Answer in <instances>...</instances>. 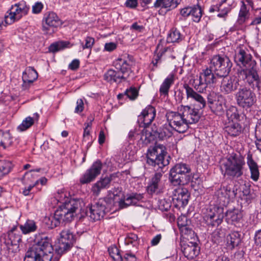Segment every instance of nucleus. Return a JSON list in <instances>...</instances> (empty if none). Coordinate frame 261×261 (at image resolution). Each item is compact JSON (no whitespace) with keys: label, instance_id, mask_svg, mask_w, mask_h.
<instances>
[{"label":"nucleus","instance_id":"41","mask_svg":"<svg viewBox=\"0 0 261 261\" xmlns=\"http://www.w3.org/2000/svg\"><path fill=\"white\" fill-rule=\"evenodd\" d=\"M143 198V194L135 193H132L129 196L124 198V200L125 201L126 205H137L138 202Z\"/></svg>","mask_w":261,"mask_h":261},{"label":"nucleus","instance_id":"1","mask_svg":"<svg viewBox=\"0 0 261 261\" xmlns=\"http://www.w3.org/2000/svg\"><path fill=\"white\" fill-rule=\"evenodd\" d=\"M245 162L240 154L232 153L227 156L221 166L224 175L232 179L241 177L244 173Z\"/></svg>","mask_w":261,"mask_h":261},{"label":"nucleus","instance_id":"39","mask_svg":"<svg viewBox=\"0 0 261 261\" xmlns=\"http://www.w3.org/2000/svg\"><path fill=\"white\" fill-rule=\"evenodd\" d=\"M226 216L228 220L234 224L239 222L243 217L242 213L238 210L227 212Z\"/></svg>","mask_w":261,"mask_h":261},{"label":"nucleus","instance_id":"19","mask_svg":"<svg viewBox=\"0 0 261 261\" xmlns=\"http://www.w3.org/2000/svg\"><path fill=\"white\" fill-rule=\"evenodd\" d=\"M215 195L218 197L219 203L225 206L229 203L231 199L236 197L237 192L230 186H222L216 191Z\"/></svg>","mask_w":261,"mask_h":261},{"label":"nucleus","instance_id":"32","mask_svg":"<svg viewBox=\"0 0 261 261\" xmlns=\"http://www.w3.org/2000/svg\"><path fill=\"white\" fill-rule=\"evenodd\" d=\"M200 73L202 75L206 85L208 86L217 83L218 76L210 67L203 70L202 72Z\"/></svg>","mask_w":261,"mask_h":261},{"label":"nucleus","instance_id":"21","mask_svg":"<svg viewBox=\"0 0 261 261\" xmlns=\"http://www.w3.org/2000/svg\"><path fill=\"white\" fill-rule=\"evenodd\" d=\"M234 61L237 64L242 66L245 68L250 67H256V61L252 59V56L248 51L242 48L239 49L234 56Z\"/></svg>","mask_w":261,"mask_h":261},{"label":"nucleus","instance_id":"8","mask_svg":"<svg viewBox=\"0 0 261 261\" xmlns=\"http://www.w3.org/2000/svg\"><path fill=\"white\" fill-rule=\"evenodd\" d=\"M224 218V208L217 205H210L203 213L205 223L213 227L219 226Z\"/></svg>","mask_w":261,"mask_h":261},{"label":"nucleus","instance_id":"35","mask_svg":"<svg viewBox=\"0 0 261 261\" xmlns=\"http://www.w3.org/2000/svg\"><path fill=\"white\" fill-rule=\"evenodd\" d=\"M226 240L227 246L233 249L240 244L241 235L238 231H233L227 236Z\"/></svg>","mask_w":261,"mask_h":261},{"label":"nucleus","instance_id":"47","mask_svg":"<svg viewBox=\"0 0 261 261\" xmlns=\"http://www.w3.org/2000/svg\"><path fill=\"white\" fill-rule=\"evenodd\" d=\"M12 167V163L8 161H0V178L10 172Z\"/></svg>","mask_w":261,"mask_h":261},{"label":"nucleus","instance_id":"9","mask_svg":"<svg viewBox=\"0 0 261 261\" xmlns=\"http://www.w3.org/2000/svg\"><path fill=\"white\" fill-rule=\"evenodd\" d=\"M62 24L57 14L53 12H45L42 20V31L44 35H52Z\"/></svg>","mask_w":261,"mask_h":261},{"label":"nucleus","instance_id":"36","mask_svg":"<svg viewBox=\"0 0 261 261\" xmlns=\"http://www.w3.org/2000/svg\"><path fill=\"white\" fill-rule=\"evenodd\" d=\"M24 261H49L46 257L29 248L25 253Z\"/></svg>","mask_w":261,"mask_h":261},{"label":"nucleus","instance_id":"49","mask_svg":"<svg viewBox=\"0 0 261 261\" xmlns=\"http://www.w3.org/2000/svg\"><path fill=\"white\" fill-rule=\"evenodd\" d=\"M3 137H2V146L4 148L11 146L13 143V139L9 131L3 130Z\"/></svg>","mask_w":261,"mask_h":261},{"label":"nucleus","instance_id":"5","mask_svg":"<svg viewBox=\"0 0 261 261\" xmlns=\"http://www.w3.org/2000/svg\"><path fill=\"white\" fill-rule=\"evenodd\" d=\"M192 179L191 168L185 163L176 164L170 171V180L174 186L187 185Z\"/></svg>","mask_w":261,"mask_h":261},{"label":"nucleus","instance_id":"22","mask_svg":"<svg viewBox=\"0 0 261 261\" xmlns=\"http://www.w3.org/2000/svg\"><path fill=\"white\" fill-rule=\"evenodd\" d=\"M155 115L156 111L155 108L149 105L138 116V121L140 123L141 126L147 127L153 121Z\"/></svg>","mask_w":261,"mask_h":261},{"label":"nucleus","instance_id":"53","mask_svg":"<svg viewBox=\"0 0 261 261\" xmlns=\"http://www.w3.org/2000/svg\"><path fill=\"white\" fill-rule=\"evenodd\" d=\"M180 2V0H163V8L170 10L175 8Z\"/></svg>","mask_w":261,"mask_h":261},{"label":"nucleus","instance_id":"20","mask_svg":"<svg viewBox=\"0 0 261 261\" xmlns=\"http://www.w3.org/2000/svg\"><path fill=\"white\" fill-rule=\"evenodd\" d=\"M102 167L101 162L99 160H96L80 178V182L86 184L94 180L100 174Z\"/></svg>","mask_w":261,"mask_h":261},{"label":"nucleus","instance_id":"25","mask_svg":"<svg viewBox=\"0 0 261 261\" xmlns=\"http://www.w3.org/2000/svg\"><path fill=\"white\" fill-rule=\"evenodd\" d=\"M37 78L38 73L36 70L32 67H27L22 73V87L27 89Z\"/></svg>","mask_w":261,"mask_h":261},{"label":"nucleus","instance_id":"57","mask_svg":"<svg viewBox=\"0 0 261 261\" xmlns=\"http://www.w3.org/2000/svg\"><path fill=\"white\" fill-rule=\"evenodd\" d=\"M190 195H184L181 196L180 197H177L175 198L176 200L178 202V204L180 205V206H184L187 205L188 203Z\"/></svg>","mask_w":261,"mask_h":261},{"label":"nucleus","instance_id":"15","mask_svg":"<svg viewBox=\"0 0 261 261\" xmlns=\"http://www.w3.org/2000/svg\"><path fill=\"white\" fill-rule=\"evenodd\" d=\"M237 104L243 108H250L255 101V96L252 91L247 88H240L235 94Z\"/></svg>","mask_w":261,"mask_h":261},{"label":"nucleus","instance_id":"59","mask_svg":"<svg viewBox=\"0 0 261 261\" xmlns=\"http://www.w3.org/2000/svg\"><path fill=\"white\" fill-rule=\"evenodd\" d=\"M43 8V5L41 2H37L32 6V12L34 14L40 13Z\"/></svg>","mask_w":261,"mask_h":261},{"label":"nucleus","instance_id":"48","mask_svg":"<svg viewBox=\"0 0 261 261\" xmlns=\"http://www.w3.org/2000/svg\"><path fill=\"white\" fill-rule=\"evenodd\" d=\"M191 15L192 16V19L194 22H199L202 15L201 7L198 5L191 7Z\"/></svg>","mask_w":261,"mask_h":261},{"label":"nucleus","instance_id":"7","mask_svg":"<svg viewBox=\"0 0 261 261\" xmlns=\"http://www.w3.org/2000/svg\"><path fill=\"white\" fill-rule=\"evenodd\" d=\"M232 63L229 58L225 55H216L211 60L210 67L217 76L227 75L230 71Z\"/></svg>","mask_w":261,"mask_h":261},{"label":"nucleus","instance_id":"58","mask_svg":"<svg viewBox=\"0 0 261 261\" xmlns=\"http://www.w3.org/2000/svg\"><path fill=\"white\" fill-rule=\"evenodd\" d=\"M217 93L214 91H210L207 95V103L209 106H212L216 101Z\"/></svg>","mask_w":261,"mask_h":261},{"label":"nucleus","instance_id":"29","mask_svg":"<svg viewBox=\"0 0 261 261\" xmlns=\"http://www.w3.org/2000/svg\"><path fill=\"white\" fill-rule=\"evenodd\" d=\"M224 130L230 136L236 137L242 133L243 128L240 123L234 121H228L224 127Z\"/></svg>","mask_w":261,"mask_h":261},{"label":"nucleus","instance_id":"38","mask_svg":"<svg viewBox=\"0 0 261 261\" xmlns=\"http://www.w3.org/2000/svg\"><path fill=\"white\" fill-rule=\"evenodd\" d=\"M152 134L150 130L147 128V127H144L141 132L140 135H139L140 137V141L142 142V143L145 145L149 143L152 140H154L155 136L154 135V132H153Z\"/></svg>","mask_w":261,"mask_h":261},{"label":"nucleus","instance_id":"2","mask_svg":"<svg viewBox=\"0 0 261 261\" xmlns=\"http://www.w3.org/2000/svg\"><path fill=\"white\" fill-rule=\"evenodd\" d=\"M114 202V199L112 198L108 197L99 199L97 202L88 206L85 212L82 210L81 213L76 216L81 218L86 215L93 221L100 220L106 213H108L111 210Z\"/></svg>","mask_w":261,"mask_h":261},{"label":"nucleus","instance_id":"10","mask_svg":"<svg viewBox=\"0 0 261 261\" xmlns=\"http://www.w3.org/2000/svg\"><path fill=\"white\" fill-rule=\"evenodd\" d=\"M134 64L133 57L128 54L121 56L113 62V66L117 71L126 80L133 72L132 68Z\"/></svg>","mask_w":261,"mask_h":261},{"label":"nucleus","instance_id":"33","mask_svg":"<svg viewBox=\"0 0 261 261\" xmlns=\"http://www.w3.org/2000/svg\"><path fill=\"white\" fill-rule=\"evenodd\" d=\"M173 127L170 126V124H165L162 128L158 130L154 131V135L155 138H158L159 140H163L166 138H169L172 135Z\"/></svg>","mask_w":261,"mask_h":261},{"label":"nucleus","instance_id":"27","mask_svg":"<svg viewBox=\"0 0 261 261\" xmlns=\"http://www.w3.org/2000/svg\"><path fill=\"white\" fill-rule=\"evenodd\" d=\"M104 79L110 84L116 83L119 84L126 79L123 75L120 74L117 70L113 69L108 70L104 74Z\"/></svg>","mask_w":261,"mask_h":261},{"label":"nucleus","instance_id":"17","mask_svg":"<svg viewBox=\"0 0 261 261\" xmlns=\"http://www.w3.org/2000/svg\"><path fill=\"white\" fill-rule=\"evenodd\" d=\"M255 67H250L242 69L240 72V75L253 88H257L259 90L261 81Z\"/></svg>","mask_w":261,"mask_h":261},{"label":"nucleus","instance_id":"52","mask_svg":"<svg viewBox=\"0 0 261 261\" xmlns=\"http://www.w3.org/2000/svg\"><path fill=\"white\" fill-rule=\"evenodd\" d=\"M199 82L198 84H195L194 88L198 92L203 93L207 87L208 85H206L205 82L204 81L203 77L200 73L199 76Z\"/></svg>","mask_w":261,"mask_h":261},{"label":"nucleus","instance_id":"61","mask_svg":"<svg viewBox=\"0 0 261 261\" xmlns=\"http://www.w3.org/2000/svg\"><path fill=\"white\" fill-rule=\"evenodd\" d=\"M175 194H174L175 197H179L184 195H190V193L186 188H178L175 190Z\"/></svg>","mask_w":261,"mask_h":261},{"label":"nucleus","instance_id":"56","mask_svg":"<svg viewBox=\"0 0 261 261\" xmlns=\"http://www.w3.org/2000/svg\"><path fill=\"white\" fill-rule=\"evenodd\" d=\"M88 120L89 122L85 123V125L86 126L84 128V131L83 134V137L86 139V137H90V130L89 128H91L92 125V122L94 120V118L91 117V118H88Z\"/></svg>","mask_w":261,"mask_h":261},{"label":"nucleus","instance_id":"14","mask_svg":"<svg viewBox=\"0 0 261 261\" xmlns=\"http://www.w3.org/2000/svg\"><path fill=\"white\" fill-rule=\"evenodd\" d=\"M29 7L25 3L16 4L12 6L5 16L6 24H11L16 21L19 20L23 16L27 14Z\"/></svg>","mask_w":261,"mask_h":261},{"label":"nucleus","instance_id":"55","mask_svg":"<svg viewBox=\"0 0 261 261\" xmlns=\"http://www.w3.org/2000/svg\"><path fill=\"white\" fill-rule=\"evenodd\" d=\"M125 95L131 100L135 99L138 95V91L135 87H130L129 89L126 90L125 92Z\"/></svg>","mask_w":261,"mask_h":261},{"label":"nucleus","instance_id":"24","mask_svg":"<svg viewBox=\"0 0 261 261\" xmlns=\"http://www.w3.org/2000/svg\"><path fill=\"white\" fill-rule=\"evenodd\" d=\"M56 198L59 202L62 204V205L60 206L58 210H62L64 207L65 204L69 203V202H70L72 200L78 202L79 204L77 209L73 208L72 210L73 212H74V215H77L79 213H81V211L82 210V203L80 200L69 198V197H67L66 194L63 192H58L56 195Z\"/></svg>","mask_w":261,"mask_h":261},{"label":"nucleus","instance_id":"40","mask_svg":"<svg viewBox=\"0 0 261 261\" xmlns=\"http://www.w3.org/2000/svg\"><path fill=\"white\" fill-rule=\"evenodd\" d=\"M249 15L250 13L249 10L247 9L245 3L242 2V5L240 8L239 13V17L237 20L238 23L239 24H242L244 23L246 20L249 18Z\"/></svg>","mask_w":261,"mask_h":261},{"label":"nucleus","instance_id":"26","mask_svg":"<svg viewBox=\"0 0 261 261\" xmlns=\"http://www.w3.org/2000/svg\"><path fill=\"white\" fill-rule=\"evenodd\" d=\"M199 250L197 244L191 242L188 244H184L182 249L185 256L189 259H193L198 255Z\"/></svg>","mask_w":261,"mask_h":261},{"label":"nucleus","instance_id":"12","mask_svg":"<svg viewBox=\"0 0 261 261\" xmlns=\"http://www.w3.org/2000/svg\"><path fill=\"white\" fill-rule=\"evenodd\" d=\"M16 228H13L7 234H3L1 237V242L5 244L9 252L16 253L19 250V243L21 237L19 232H16Z\"/></svg>","mask_w":261,"mask_h":261},{"label":"nucleus","instance_id":"46","mask_svg":"<svg viewBox=\"0 0 261 261\" xmlns=\"http://www.w3.org/2000/svg\"><path fill=\"white\" fill-rule=\"evenodd\" d=\"M110 256L114 261H123V257L120 254L118 248L115 246H111L108 248Z\"/></svg>","mask_w":261,"mask_h":261},{"label":"nucleus","instance_id":"60","mask_svg":"<svg viewBox=\"0 0 261 261\" xmlns=\"http://www.w3.org/2000/svg\"><path fill=\"white\" fill-rule=\"evenodd\" d=\"M255 136L256 138V142L261 141V119L258 121L256 125Z\"/></svg>","mask_w":261,"mask_h":261},{"label":"nucleus","instance_id":"44","mask_svg":"<svg viewBox=\"0 0 261 261\" xmlns=\"http://www.w3.org/2000/svg\"><path fill=\"white\" fill-rule=\"evenodd\" d=\"M226 117L229 121H233V120H238L240 118V115L237 108L236 107L231 106L226 110Z\"/></svg>","mask_w":261,"mask_h":261},{"label":"nucleus","instance_id":"28","mask_svg":"<svg viewBox=\"0 0 261 261\" xmlns=\"http://www.w3.org/2000/svg\"><path fill=\"white\" fill-rule=\"evenodd\" d=\"M247 164L250 171L251 178L254 181H257L259 177L258 166L253 159L252 155L250 152L247 154Z\"/></svg>","mask_w":261,"mask_h":261},{"label":"nucleus","instance_id":"64","mask_svg":"<svg viewBox=\"0 0 261 261\" xmlns=\"http://www.w3.org/2000/svg\"><path fill=\"white\" fill-rule=\"evenodd\" d=\"M254 239L255 245L261 246V229L255 232Z\"/></svg>","mask_w":261,"mask_h":261},{"label":"nucleus","instance_id":"16","mask_svg":"<svg viewBox=\"0 0 261 261\" xmlns=\"http://www.w3.org/2000/svg\"><path fill=\"white\" fill-rule=\"evenodd\" d=\"M196 106H180L178 108V111L183 114V116L185 117V120L187 121L188 124H193L197 122L202 114V110Z\"/></svg>","mask_w":261,"mask_h":261},{"label":"nucleus","instance_id":"31","mask_svg":"<svg viewBox=\"0 0 261 261\" xmlns=\"http://www.w3.org/2000/svg\"><path fill=\"white\" fill-rule=\"evenodd\" d=\"M112 176L113 175H111L110 177H106L97 181L92 188V191L93 194L98 195L101 189L108 187L112 179Z\"/></svg>","mask_w":261,"mask_h":261},{"label":"nucleus","instance_id":"63","mask_svg":"<svg viewBox=\"0 0 261 261\" xmlns=\"http://www.w3.org/2000/svg\"><path fill=\"white\" fill-rule=\"evenodd\" d=\"M85 42V44L83 45V49L91 48L94 43V39L91 37H87Z\"/></svg>","mask_w":261,"mask_h":261},{"label":"nucleus","instance_id":"37","mask_svg":"<svg viewBox=\"0 0 261 261\" xmlns=\"http://www.w3.org/2000/svg\"><path fill=\"white\" fill-rule=\"evenodd\" d=\"M184 38L180 31L176 28H172L168 34L167 41L168 43H179Z\"/></svg>","mask_w":261,"mask_h":261},{"label":"nucleus","instance_id":"51","mask_svg":"<svg viewBox=\"0 0 261 261\" xmlns=\"http://www.w3.org/2000/svg\"><path fill=\"white\" fill-rule=\"evenodd\" d=\"M34 124L33 119L30 116L27 117L23 120L21 124L18 127V129L20 131H24L30 128Z\"/></svg>","mask_w":261,"mask_h":261},{"label":"nucleus","instance_id":"54","mask_svg":"<svg viewBox=\"0 0 261 261\" xmlns=\"http://www.w3.org/2000/svg\"><path fill=\"white\" fill-rule=\"evenodd\" d=\"M138 236L133 233H128L125 239V243L127 245L132 244L135 246L138 244Z\"/></svg>","mask_w":261,"mask_h":261},{"label":"nucleus","instance_id":"4","mask_svg":"<svg viewBox=\"0 0 261 261\" xmlns=\"http://www.w3.org/2000/svg\"><path fill=\"white\" fill-rule=\"evenodd\" d=\"M147 163L159 169H162L168 165L169 161L167 158L166 147L161 144L155 143L154 146L150 147L147 152Z\"/></svg>","mask_w":261,"mask_h":261},{"label":"nucleus","instance_id":"6","mask_svg":"<svg viewBox=\"0 0 261 261\" xmlns=\"http://www.w3.org/2000/svg\"><path fill=\"white\" fill-rule=\"evenodd\" d=\"M34 242L30 248L46 257L47 260H50L54 251L51 239L44 234H39L36 236Z\"/></svg>","mask_w":261,"mask_h":261},{"label":"nucleus","instance_id":"13","mask_svg":"<svg viewBox=\"0 0 261 261\" xmlns=\"http://www.w3.org/2000/svg\"><path fill=\"white\" fill-rule=\"evenodd\" d=\"M166 117L170 126L176 132L184 133L188 129L189 125L187 121L185 120V117L183 116V114L179 111L178 112H168Z\"/></svg>","mask_w":261,"mask_h":261},{"label":"nucleus","instance_id":"34","mask_svg":"<svg viewBox=\"0 0 261 261\" xmlns=\"http://www.w3.org/2000/svg\"><path fill=\"white\" fill-rule=\"evenodd\" d=\"M174 82V75L170 74L164 80L160 88V92L162 95H167L168 94L169 89Z\"/></svg>","mask_w":261,"mask_h":261},{"label":"nucleus","instance_id":"62","mask_svg":"<svg viewBox=\"0 0 261 261\" xmlns=\"http://www.w3.org/2000/svg\"><path fill=\"white\" fill-rule=\"evenodd\" d=\"M84 108V104L82 99H78L76 101V106L75 108L74 112L75 113H80L83 111Z\"/></svg>","mask_w":261,"mask_h":261},{"label":"nucleus","instance_id":"18","mask_svg":"<svg viewBox=\"0 0 261 261\" xmlns=\"http://www.w3.org/2000/svg\"><path fill=\"white\" fill-rule=\"evenodd\" d=\"M220 87V91L224 95L231 94L238 89L239 80L234 76H223Z\"/></svg>","mask_w":261,"mask_h":261},{"label":"nucleus","instance_id":"23","mask_svg":"<svg viewBox=\"0 0 261 261\" xmlns=\"http://www.w3.org/2000/svg\"><path fill=\"white\" fill-rule=\"evenodd\" d=\"M183 87L186 90L187 98L191 99L197 102V104L193 106L202 109H204L206 107V100L203 96L198 93L199 92L195 91L193 88L186 83L184 84Z\"/></svg>","mask_w":261,"mask_h":261},{"label":"nucleus","instance_id":"11","mask_svg":"<svg viewBox=\"0 0 261 261\" xmlns=\"http://www.w3.org/2000/svg\"><path fill=\"white\" fill-rule=\"evenodd\" d=\"M75 240V236L71 230L64 229L60 232V238L56 248V252L59 254L67 252L72 248Z\"/></svg>","mask_w":261,"mask_h":261},{"label":"nucleus","instance_id":"43","mask_svg":"<svg viewBox=\"0 0 261 261\" xmlns=\"http://www.w3.org/2000/svg\"><path fill=\"white\" fill-rule=\"evenodd\" d=\"M211 111L218 116H222L225 112V105L222 101H217L212 106H209Z\"/></svg>","mask_w":261,"mask_h":261},{"label":"nucleus","instance_id":"45","mask_svg":"<svg viewBox=\"0 0 261 261\" xmlns=\"http://www.w3.org/2000/svg\"><path fill=\"white\" fill-rule=\"evenodd\" d=\"M69 41H60L51 44L49 47V50L52 53H56L66 47H69Z\"/></svg>","mask_w":261,"mask_h":261},{"label":"nucleus","instance_id":"50","mask_svg":"<svg viewBox=\"0 0 261 261\" xmlns=\"http://www.w3.org/2000/svg\"><path fill=\"white\" fill-rule=\"evenodd\" d=\"M158 206L162 211H168L171 206V201L169 198H161L158 200Z\"/></svg>","mask_w":261,"mask_h":261},{"label":"nucleus","instance_id":"42","mask_svg":"<svg viewBox=\"0 0 261 261\" xmlns=\"http://www.w3.org/2000/svg\"><path fill=\"white\" fill-rule=\"evenodd\" d=\"M37 226L33 220H28L23 225L20 226V228L23 234H28L36 230Z\"/></svg>","mask_w":261,"mask_h":261},{"label":"nucleus","instance_id":"30","mask_svg":"<svg viewBox=\"0 0 261 261\" xmlns=\"http://www.w3.org/2000/svg\"><path fill=\"white\" fill-rule=\"evenodd\" d=\"M162 176V173L160 171L154 174L147 187L148 193L152 194L158 189Z\"/></svg>","mask_w":261,"mask_h":261},{"label":"nucleus","instance_id":"3","mask_svg":"<svg viewBox=\"0 0 261 261\" xmlns=\"http://www.w3.org/2000/svg\"><path fill=\"white\" fill-rule=\"evenodd\" d=\"M79 203L72 200L69 203H66L62 210H57L53 216L46 219V223L50 228L58 226L61 223L70 222L76 215L72 211L73 208L77 209Z\"/></svg>","mask_w":261,"mask_h":261}]
</instances>
